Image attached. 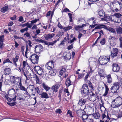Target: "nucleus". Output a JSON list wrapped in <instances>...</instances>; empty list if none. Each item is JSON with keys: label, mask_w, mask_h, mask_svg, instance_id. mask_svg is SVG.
Returning a JSON list of instances; mask_svg holds the SVG:
<instances>
[{"label": "nucleus", "mask_w": 122, "mask_h": 122, "mask_svg": "<svg viewBox=\"0 0 122 122\" xmlns=\"http://www.w3.org/2000/svg\"><path fill=\"white\" fill-rule=\"evenodd\" d=\"M122 105V98L120 97H117L112 102V106L114 108L118 107Z\"/></svg>", "instance_id": "nucleus-1"}, {"label": "nucleus", "mask_w": 122, "mask_h": 122, "mask_svg": "<svg viewBox=\"0 0 122 122\" xmlns=\"http://www.w3.org/2000/svg\"><path fill=\"white\" fill-rule=\"evenodd\" d=\"M54 62L52 61L48 62L45 65L46 68L48 70L50 71H49L48 74L51 76L55 75L56 73L52 70L54 67Z\"/></svg>", "instance_id": "nucleus-2"}, {"label": "nucleus", "mask_w": 122, "mask_h": 122, "mask_svg": "<svg viewBox=\"0 0 122 122\" xmlns=\"http://www.w3.org/2000/svg\"><path fill=\"white\" fill-rule=\"evenodd\" d=\"M81 92L82 97L84 98L88 97L89 90L87 85L85 84L83 85L81 89Z\"/></svg>", "instance_id": "nucleus-3"}, {"label": "nucleus", "mask_w": 122, "mask_h": 122, "mask_svg": "<svg viewBox=\"0 0 122 122\" xmlns=\"http://www.w3.org/2000/svg\"><path fill=\"white\" fill-rule=\"evenodd\" d=\"M10 81L11 83L14 85V88L17 87L16 85H18V83L21 82V79L20 77H15L13 76H11L10 77Z\"/></svg>", "instance_id": "nucleus-4"}, {"label": "nucleus", "mask_w": 122, "mask_h": 122, "mask_svg": "<svg viewBox=\"0 0 122 122\" xmlns=\"http://www.w3.org/2000/svg\"><path fill=\"white\" fill-rule=\"evenodd\" d=\"M99 60L102 65L106 64L110 60L109 56H100L99 58Z\"/></svg>", "instance_id": "nucleus-5"}, {"label": "nucleus", "mask_w": 122, "mask_h": 122, "mask_svg": "<svg viewBox=\"0 0 122 122\" xmlns=\"http://www.w3.org/2000/svg\"><path fill=\"white\" fill-rule=\"evenodd\" d=\"M119 86L118 82H116L114 83L113 85L111 87V91L113 93H116L119 91Z\"/></svg>", "instance_id": "nucleus-6"}, {"label": "nucleus", "mask_w": 122, "mask_h": 122, "mask_svg": "<svg viewBox=\"0 0 122 122\" xmlns=\"http://www.w3.org/2000/svg\"><path fill=\"white\" fill-rule=\"evenodd\" d=\"M29 59L33 63L37 64L38 62L39 56L35 54H32L30 56Z\"/></svg>", "instance_id": "nucleus-7"}, {"label": "nucleus", "mask_w": 122, "mask_h": 122, "mask_svg": "<svg viewBox=\"0 0 122 122\" xmlns=\"http://www.w3.org/2000/svg\"><path fill=\"white\" fill-rule=\"evenodd\" d=\"M93 25H90V26L92 28H93L95 26L97 25V26L95 28V29H101L102 28H104L105 29H107V27L106 26L102 24H100L98 25L96 24V22L95 21H93Z\"/></svg>", "instance_id": "nucleus-8"}, {"label": "nucleus", "mask_w": 122, "mask_h": 122, "mask_svg": "<svg viewBox=\"0 0 122 122\" xmlns=\"http://www.w3.org/2000/svg\"><path fill=\"white\" fill-rule=\"evenodd\" d=\"M34 70L39 75H41L44 73V70L39 66H35L34 68Z\"/></svg>", "instance_id": "nucleus-9"}, {"label": "nucleus", "mask_w": 122, "mask_h": 122, "mask_svg": "<svg viewBox=\"0 0 122 122\" xmlns=\"http://www.w3.org/2000/svg\"><path fill=\"white\" fill-rule=\"evenodd\" d=\"M27 88L28 89L29 92L31 93V95L35 96L36 88L35 87L34 85H29L28 86Z\"/></svg>", "instance_id": "nucleus-10"}, {"label": "nucleus", "mask_w": 122, "mask_h": 122, "mask_svg": "<svg viewBox=\"0 0 122 122\" xmlns=\"http://www.w3.org/2000/svg\"><path fill=\"white\" fill-rule=\"evenodd\" d=\"M23 68H22L21 71L22 72H24V71H26L25 70V69L26 68H29V66L28 65L27 63L25 61H23ZM19 69L20 71H21V70L20 68H19Z\"/></svg>", "instance_id": "nucleus-11"}, {"label": "nucleus", "mask_w": 122, "mask_h": 122, "mask_svg": "<svg viewBox=\"0 0 122 122\" xmlns=\"http://www.w3.org/2000/svg\"><path fill=\"white\" fill-rule=\"evenodd\" d=\"M115 38L112 36H110L108 38V41L110 42V45L112 46H113L115 45Z\"/></svg>", "instance_id": "nucleus-12"}, {"label": "nucleus", "mask_w": 122, "mask_h": 122, "mask_svg": "<svg viewBox=\"0 0 122 122\" xmlns=\"http://www.w3.org/2000/svg\"><path fill=\"white\" fill-rule=\"evenodd\" d=\"M42 46L41 45H36L35 48V52L36 53L40 52L42 49Z\"/></svg>", "instance_id": "nucleus-13"}, {"label": "nucleus", "mask_w": 122, "mask_h": 122, "mask_svg": "<svg viewBox=\"0 0 122 122\" xmlns=\"http://www.w3.org/2000/svg\"><path fill=\"white\" fill-rule=\"evenodd\" d=\"M120 69L119 66L118 65L116 64H113L112 70L114 72H118L119 71Z\"/></svg>", "instance_id": "nucleus-14"}, {"label": "nucleus", "mask_w": 122, "mask_h": 122, "mask_svg": "<svg viewBox=\"0 0 122 122\" xmlns=\"http://www.w3.org/2000/svg\"><path fill=\"white\" fill-rule=\"evenodd\" d=\"M18 86L19 87L17 88L16 89V91H18V90H19L26 91V89L24 86H22L21 82H20L19 83Z\"/></svg>", "instance_id": "nucleus-15"}, {"label": "nucleus", "mask_w": 122, "mask_h": 122, "mask_svg": "<svg viewBox=\"0 0 122 122\" xmlns=\"http://www.w3.org/2000/svg\"><path fill=\"white\" fill-rule=\"evenodd\" d=\"M118 51V50L117 48H114L113 52L112 51L111 52V56L112 58L117 56V55Z\"/></svg>", "instance_id": "nucleus-16"}, {"label": "nucleus", "mask_w": 122, "mask_h": 122, "mask_svg": "<svg viewBox=\"0 0 122 122\" xmlns=\"http://www.w3.org/2000/svg\"><path fill=\"white\" fill-rule=\"evenodd\" d=\"M94 59L93 58H91L89 60V64L90 67L91 66L93 67L95 66L96 64L95 61H94Z\"/></svg>", "instance_id": "nucleus-17"}, {"label": "nucleus", "mask_w": 122, "mask_h": 122, "mask_svg": "<svg viewBox=\"0 0 122 122\" xmlns=\"http://www.w3.org/2000/svg\"><path fill=\"white\" fill-rule=\"evenodd\" d=\"M54 35V34H46L44 35V36L45 39L48 40L52 38Z\"/></svg>", "instance_id": "nucleus-18"}, {"label": "nucleus", "mask_w": 122, "mask_h": 122, "mask_svg": "<svg viewBox=\"0 0 122 122\" xmlns=\"http://www.w3.org/2000/svg\"><path fill=\"white\" fill-rule=\"evenodd\" d=\"M87 97H86L84 98L85 99L81 98L80 99L79 101L78 104L80 106H82L85 104L86 102V98Z\"/></svg>", "instance_id": "nucleus-19"}, {"label": "nucleus", "mask_w": 122, "mask_h": 122, "mask_svg": "<svg viewBox=\"0 0 122 122\" xmlns=\"http://www.w3.org/2000/svg\"><path fill=\"white\" fill-rule=\"evenodd\" d=\"M104 85L105 88V93L103 94V96H104L108 97L109 96L108 92L109 91V89L108 86L106 84H105Z\"/></svg>", "instance_id": "nucleus-20"}, {"label": "nucleus", "mask_w": 122, "mask_h": 122, "mask_svg": "<svg viewBox=\"0 0 122 122\" xmlns=\"http://www.w3.org/2000/svg\"><path fill=\"white\" fill-rule=\"evenodd\" d=\"M11 72V69L10 68H6L4 70V74L5 75H9L10 73Z\"/></svg>", "instance_id": "nucleus-21"}, {"label": "nucleus", "mask_w": 122, "mask_h": 122, "mask_svg": "<svg viewBox=\"0 0 122 122\" xmlns=\"http://www.w3.org/2000/svg\"><path fill=\"white\" fill-rule=\"evenodd\" d=\"M19 59V56L17 55H16L13 58V63L16 66H17L16 62L18 61Z\"/></svg>", "instance_id": "nucleus-22"}, {"label": "nucleus", "mask_w": 122, "mask_h": 122, "mask_svg": "<svg viewBox=\"0 0 122 122\" xmlns=\"http://www.w3.org/2000/svg\"><path fill=\"white\" fill-rule=\"evenodd\" d=\"M106 77L107 83L109 84H110L112 83V81L111 75L109 74Z\"/></svg>", "instance_id": "nucleus-23"}, {"label": "nucleus", "mask_w": 122, "mask_h": 122, "mask_svg": "<svg viewBox=\"0 0 122 122\" xmlns=\"http://www.w3.org/2000/svg\"><path fill=\"white\" fill-rule=\"evenodd\" d=\"M41 95V98L47 99L49 98V96L48 94L46 92H42Z\"/></svg>", "instance_id": "nucleus-24"}, {"label": "nucleus", "mask_w": 122, "mask_h": 122, "mask_svg": "<svg viewBox=\"0 0 122 122\" xmlns=\"http://www.w3.org/2000/svg\"><path fill=\"white\" fill-rule=\"evenodd\" d=\"M122 15L118 13H116L114 14V15L113 16L115 17L118 18V20L119 21L120 20H121V16Z\"/></svg>", "instance_id": "nucleus-25"}, {"label": "nucleus", "mask_w": 122, "mask_h": 122, "mask_svg": "<svg viewBox=\"0 0 122 122\" xmlns=\"http://www.w3.org/2000/svg\"><path fill=\"white\" fill-rule=\"evenodd\" d=\"M9 9L8 6H5L1 9V11L3 13H5Z\"/></svg>", "instance_id": "nucleus-26"}, {"label": "nucleus", "mask_w": 122, "mask_h": 122, "mask_svg": "<svg viewBox=\"0 0 122 122\" xmlns=\"http://www.w3.org/2000/svg\"><path fill=\"white\" fill-rule=\"evenodd\" d=\"M60 85L57 84H56L55 86H53L52 87V89L53 90L54 92H56L57 91V89L59 87Z\"/></svg>", "instance_id": "nucleus-27"}, {"label": "nucleus", "mask_w": 122, "mask_h": 122, "mask_svg": "<svg viewBox=\"0 0 122 122\" xmlns=\"http://www.w3.org/2000/svg\"><path fill=\"white\" fill-rule=\"evenodd\" d=\"M42 85L43 87L46 91H48L50 89V87L45 84V83H43Z\"/></svg>", "instance_id": "nucleus-28"}, {"label": "nucleus", "mask_w": 122, "mask_h": 122, "mask_svg": "<svg viewBox=\"0 0 122 122\" xmlns=\"http://www.w3.org/2000/svg\"><path fill=\"white\" fill-rule=\"evenodd\" d=\"M36 93L37 92L39 95H41L42 92V91L41 88L38 87H36L35 90Z\"/></svg>", "instance_id": "nucleus-29"}, {"label": "nucleus", "mask_w": 122, "mask_h": 122, "mask_svg": "<svg viewBox=\"0 0 122 122\" xmlns=\"http://www.w3.org/2000/svg\"><path fill=\"white\" fill-rule=\"evenodd\" d=\"M93 116L95 118L97 119L100 117V115L98 112H95L93 114Z\"/></svg>", "instance_id": "nucleus-30"}, {"label": "nucleus", "mask_w": 122, "mask_h": 122, "mask_svg": "<svg viewBox=\"0 0 122 122\" xmlns=\"http://www.w3.org/2000/svg\"><path fill=\"white\" fill-rule=\"evenodd\" d=\"M98 14L100 17H103L105 15L104 11L103 10H101L98 12Z\"/></svg>", "instance_id": "nucleus-31"}, {"label": "nucleus", "mask_w": 122, "mask_h": 122, "mask_svg": "<svg viewBox=\"0 0 122 122\" xmlns=\"http://www.w3.org/2000/svg\"><path fill=\"white\" fill-rule=\"evenodd\" d=\"M71 83L70 78L69 77L67 78L66 82V86H70L71 85Z\"/></svg>", "instance_id": "nucleus-32"}, {"label": "nucleus", "mask_w": 122, "mask_h": 122, "mask_svg": "<svg viewBox=\"0 0 122 122\" xmlns=\"http://www.w3.org/2000/svg\"><path fill=\"white\" fill-rule=\"evenodd\" d=\"M67 115L68 117H74V116L72 115V112L70 111V110H69L68 111L67 113Z\"/></svg>", "instance_id": "nucleus-33"}, {"label": "nucleus", "mask_w": 122, "mask_h": 122, "mask_svg": "<svg viewBox=\"0 0 122 122\" xmlns=\"http://www.w3.org/2000/svg\"><path fill=\"white\" fill-rule=\"evenodd\" d=\"M116 30L118 34L121 35L122 34V28L120 27L117 28Z\"/></svg>", "instance_id": "nucleus-34"}, {"label": "nucleus", "mask_w": 122, "mask_h": 122, "mask_svg": "<svg viewBox=\"0 0 122 122\" xmlns=\"http://www.w3.org/2000/svg\"><path fill=\"white\" fill-rule=\"evenodd\" d=\"M64 58L65 60H69L71 58V55L68 54L64 56Z\"/></svg>", "instance_id": "nucleus-35"}, {"label": "nucleus", "mask_w": 122, "mask_h": 122, "mask_svg": "<svg viewBox=\"0 0 122 122\" xmlns=\"http://www.w3.org/2000/svg\"><path fill=\"white\" fill-rule=\"evenodd\" d=\"M58 40H56L53 42H47L46 44V45L48 46H50V45H51L52 46H53L54 44L57 41H58Z\"/></svg>", "instance_id": "nucleus-36"}, {"label": "nucleus", "mask_w": 122, "mask_h": 122, "mask_svg": "<svg viewBox=\"0 0 122 122\" xmlns=\"http://www.w3.org/2000/svg\"><path fill=\"white\" fill-rule=\"evenodd\" d=\"M112 20L113 19V21H114L115 22L117 23H119L120 22L121 20H120L119 21V20H118V18H117L116 17H115L113 16H112Z\"/></svg>", "instance_id": "nucleus-37"}, {"label": "nucleus", "mask_w": 122, "mask_h": 122, "mask_svg": "<svg viewBox=\"0 0 122 122\" xmlns=\"http://www.w3.org/2000/svg\"><path fill=\"white\" fill-rule=\"evenodd\" d=\"M89 94V95L92 98L93 97L94 98V100L96 99V95L94 93H93L92 92H91L88 93Z\"/></svg>", "instance_id": "nucleus-38"}, {"label": "nucleus", "mask_w": 122, "mask_h": 122, "mask_svg": "<svg viewBox=\"0 0 122 122\" xmlns=\"http://www.w3.org/2000/svg\"><path fill=\"white\" fill-rule=\"evenodd\" d=\"M72 27L71 26H69L67 27H64L63 29L65 30V31H68L71 29Z\"/></svg>", "instance_id": "nucleus-39"}, {"label": "nucleus", "mask_w": 122, "mask_h": 122, "mask_svg": "<svg viewBox=\"0 0 122 122\" xmlns=\"http://www.w3.org/2000/svg\"><path fill=\"white\" fill-rule=\"evenodd\" d=\"M75 30L78 31H79L81 29V26L79 25L76 26L75 27Z\"/></svg>", "instance_id": "nucleus-40"}, {"label": "nucleus", "mask_w": 122, "mask_h": 122, "mask_svg": "<svg viewBox=\"0 0 122 122\" xmlns=\"http://www.w3.org/2000/svg\"><path fill=\"white\" fill-rule=\"evenodd\" d=\"M66 71V69L65 68H63L60 71V74L62 76L63 73Z\"/></svg>", "instance_id": "nucleus-41"}, {"label": "nucleus", "mask_w": 122, "mask_h": 122, "mask_svg": "<svg viewBox=\"0 0 122 122\" xmlns=\"http://www.w3.org/2000/svg\"><path fill=\"white\" fill-rule=\"evenodd\" d=\"M108 30L111 32L113 33H114L116 34V32L115 30L113 28H109Z\"/></svg>", "instance_id": "nucleus-42"}, {"label": "nucleus", "mask_w": 122, "mask_h": 122, "mask_svg": "<svg viewBox=\"0 0 122 122\" xmlns=\"http://www.w3.org/2000/svg\"><path fill=\"white\" fill-rule=\"evenodd\" d=\"M92 116H90L86 120L88 122H93L94 121Z\"/></svg>", "instance_id": "nucleus-43"}, {"label": "nucleus", "mask_w": 122, "mask_h": 122, "mask_svg": "<svg viewBox=\"0 0 122 122\" xmlns=\"http://www.w3.org/2000/svg\"><path fill=\"white\" fill-rule=\"evenodd\" d=\"M7 62H9L11 63H12V62L10 61L9 58H7L5 59V60L3 62V64H5Z\"/></svg>", "instance_id": "nucleus-44"}, {"label": "nucleus", "mask_w": 122, "mask_h": 122, "mask_svg": "<svg viewBox=\"0 0 122 122\" xmlns=\"http://www.w3.org/2000/svg\"><path fill=\"white\" fill-rule=\"evenodd\" d=\"M68 15L70 18L69 21L70 22H72L73 21L72 20V14L70 13H68Z\"/></svg>", "instance_id": "nucleus-45"}, {"label": "nucleus", "mask_w": 122, "mask_h": 122, "mask_svg": "<svg viewBox=\"0 0 122 122\" xmlns=\"http://www.w3.org/2000/svg\"><path fill=\"white\" fill-rule=\"evenodd\" d=\"M39 20V19H35V20H32L30 22L33 25L34 24L36 23L38 20Z\"/></svg>", "instance_id": "nucleus-46"}, {"label": "nucleus", "mask_w": 122, "mask_h": 122, "mask_svg": "<svg viewBox=\"0 0 122 122\" xmlns=\"http://www.w3.org/2000/svg\"><path fill=\"white\" fill-rule=\"evenodd\" d=\"M64 32L62 31H60L58 33L57 36L58 37H60L63 34Z\"/></svg>", "instance_id": "nucleus-47"}, {"label": "nucleus", "mask_w": 122, "mask_h": 122, "mask_svg": "<svg viewBox=\"0 0 122 122\" xmlns=\"http://www.w3.org/2000/svg\"><path fill=\"white\" fill-rule=\"evenodd\" d=\"M101 44L102 45L105 44V40L104 38H103L100 41Z\"/></svg>", "instance_id": "nucleus-48"}, {"label": "nucleus", "mask_w": 122, "mask_h": 122, "mask_svg": "<svg viewBox=\"0 0 122 122\" xmlns=\"http://www.w3.org/2000/svg\"><path fill=\"white\" fill-rule=\"evenodd\" d=\"M4 39V35H3L0 36V42L3 43V41Z\"/></svg>", "instance_id": "nucleus-49"}, {"label": "nucleus", "mask_w": 122, "mask_h": 122, "mask_svg": "<svg viewBox=\"0 0 122 122\" xmlns=\"http://www.w3.org/2000/svg\"><path fill=\"white\" fill-rule=\"evenodd\" d=\"M5 97L7 100L8 101L10 102L11 101L12 99L9 98L7 95H6Z\"/></svg>", "instance_id": "nucleus-50"}, {"label": "nucleus", "mask_w": 122, "mask_h": 122, "mask_svg": "<svg viewBox=\"0 0 122 122\" xmlns=\"http://www.w3.org/2000/svg\"><path fill=\"white\" fill-rule=\"evenodd\" d=\"M63 90L62 89H61L60 90H59V96L58 97L59 98H61V93L62 92Z\"/></svg>", "instance_id": "nucleus-51"}, {"label": "nucleus", "mask_w": 122, "mask_h": 122, "mask_svg": "<svg viewBox=\"0 0 122 122\" xmlns=\"http://www.w3.org/2000/svg\"><path fill=\"white\" fill-rule=\"evenodd\" d=\"M28 30V29L27 28H26L25 27V28L22 29L21 30H20V32L21 33H23L25 31H26L27 32Z\"/></svg>", "instance_id": "nucleus-52"}, {"label": "nucleus", "mask_w": 122, "mask_h": 122, "mask_svg": "<svg viewBox=\"0 0 122 122\" xmlns=\"http://www.w3.org/2000/svg\"><path fill=\"white\" fill-rule=\"evenodd\" d=\"M36 77V83H40V81H39V78L36 75H35Z\"/></svg>", "instance_id": "nucleus-53"}, {"label": "nucleus", "mask_w": 122, "mask_h": 122, "mask_svg": "<svg viewBox=\"0 0 122 122\" xmlns=\"http://www.w3.org/2000/svg\"><path fill=\"white\" fill-rule=\"evenodd\" d=\"M32 25H33L31 23H29V22H28V24L27 25V26L26 27V28H27V29H28V28H30L32 27Z\"/></svg>", "instance_id": "nucleus-54"}, {"label": "nucleus", "mask_w": 122, "mask_h": 122, "mask_svg": "<svg viewBox=\"0 0 122 122\" xmlns=\"http://www.w3.org/2000/svg\"><path fill=\"white\" fill-rule=\"evenodd\" d=\"M119 40L120 42V46L122 48V37L121 36L120 37Z\"/></svg>", "instance_id": "nucleus-55"}, {"label": "nucleus", "mask_w": 122, "mask_h": 122, "mask_svg": "<svg viewBox=\"0 0 122 122\" xmlns=\"http://www.w3.org/2000/svg\"><path fill=\"white\" fill-rule=\"evenodd\" d=\"M23 20L24 19L23 17L22 16H20L19 17L18 21L20 22H21L23 21Z\"/></svg>", "instance_id": "nucleus-56"}, {"label": "nucleus", "mask_w": 122, "mask_h": 122, "mask_svg": "<svg viewBox=\"0 0 122 122\" xmlns=\"http://www.w3.org/2000/svg\"><path fill=\"white\" fill-rule=\"evenodd\" d=\"M56 112L57 113L60 114L62 112V111L60 109H56Z\"/></svg>", "instance_id": "nucleus-57"}, {"label": "nucleus", "mask_w": 122, "mask_h": 122, "mask_svg": "<svg viewBox=\"0 0 122 122\" xmlns=\"http://www.w3.org/2000/svg\"><path fill=\"white\" fill-rule=\"evenodd\" d=\"M73 44H71V45L68 46L67 47V49L68 50H70L72 48H73Z\"/></svg>", "instance_id": "nucleus-58"}, {"label": "nucleus", "mask_w": 122, "mask_h": 122, "mask_svg": "<svg viewBox=\"0 0 122 122\" xmlns=\"http://www.w3.org/2000/svg\"><path fill=\"white\" fill-rule=\"evenodd\" d=\"M24 36H26V37L29 38L30 37V34L28 32L25 33L24 34Z\"/></svg>", "instance_id": "nucleus-59"}, {"label": "nucleus", "mask_w": 122, "mask_h": 122, "mask_svg": "<svg viewBox=\"0 0 122 122\" xmlns=\"http://www.w3.org/2000/svg\"><path fill=\"white\" fill-rule=\"evenodd\" d=\"M58 27L60 29H63V28L64 26H62L61 25V24L60 23H58V25H57Z\"/></svg>", "instance_id": "nucleus-60"}, {"label": "nucleus", "mask_w": 122, "mask_h": 122, "mask_svg": "<svg viewBox=\"0 0 122 122\" xmlns=\"http://www.w3.org/2000/svg\"><path fill=\"white\" fill-rule=\"evenodd\" d=\"M71 12L68 9V8H66L64 9L63 10V11H62V12Z\"/></svg>", "instance_id": "nucleus-61"}, {"label": "nucleus", "mask_w": 122, "mask_h": 122, "mask_svg": "<svg viewBox=\"0 0 122 122\" xmlns=\"http://www.w3.org/2000/svg\"><path fill=\"white\" fill-rule=\"evenodd\" d=\"M88 84L89 87L91 88V89H93V88L92 83L90 82H89V83H88Z\"/></svg>", "instance_id": "nucleus-62"}, {"label": "nucleus", "mask_w": 122, "mask_h": 122, "mask_svg": "<svg viewBox=\"0 0 122 122\" xmlns=\"http://www.w3.org/2000/svg\"><path fill=\"white\" fill-rule=\"evenodd\" d=\"M16 15H14L13 17H10V19L12 20H16Z\"/></svg>", "instance_id": "nucleus-63"}, {"label": "nucleus", "mask_w": 122, "mask_h": 122, "mask_svg": "<svg viewBox=\"0 0 122 122\" xmlns=\"http://www.w3.org/2000/svg\"><path fill=\"white\" fill-rule=\"evenodd\" d=\"M84 76V74H79L78 76V78L79 79H80L82 77H83Z\"/></svg>", "instance_id": "nucleus-64"}]
</instances>
